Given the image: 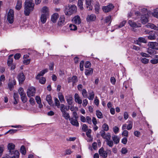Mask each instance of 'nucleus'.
Returning a JSON list of instances; mask_svg holds the SVG:
<instances>
[{"mask_svg":"<svg viewBox=\"0 0 158 158\" xmlns=\"http://www.w3.org/2000/svg\"><path fill=\"white\" fill-rule=\"evenodd\" d=\"M110 81L113 85H114L116 82V79L114 77H112L110 78Z\"/></svg>","mask_w":158,"mask_h":158,"instance_id":"obj_62","label":"nucleus"},{"mask_svg":"<svg viewBox=\"0 0 158 158\" xmlns=\"http://www.w3.org/2000/svg\"><path fill=\"white\" fill-rule=\"evenodd\" d=\"M14 156H15V158H19V153L18 151H15L14 152Z\"/></svg>","mask_w":158,"mask_h":158,"instance_id":"obj_64","label":"nucleus"},{"mask_svg":"<svg viewBox=\"0 0 158 158\" xmlns=\"http://www.w3.org/2000/svg\"><path fill=\"white\" fill-rule=\"evenodd\" d=\"M31 60L30 59H24L23 61V63L24 64H28L30 62Z\"/></svg>","mask_w":158,"mask_h":158,"instance_id":"obj_60","label":"nucleus"},{"mask_svg":"<svg viewBox=\"0 0 158 158\" xmlns=\"http://www.w3.org/2000/svg\"><path fill=\"white\" fill-rule=\"evenodd\" d=\"M58 98L61 102H63L64 101V96L61 93L58 94Z\"/></svg>","mask_w":158,"mask_h":158,"instance_id":"obj_34","label":"nucleus"},{"mask_svg":"<svg viewBox=\"0 0 158 158\" xmlns=\"http://www.w3.org/2000/svg\"><path fill=\"white\" fill-rule=\"evenodd\" d=\"M141 20L143 24H145L148 22V18L146 16H143L141 17Z\"/></svg>","mask_w":158,"mask_h":158,"instance_id":"obj_31","label":"nucleus"},{"mask_svg":"<svg viewBox=\"0 0 158 158\" xmlns=\"http://www.w3.org/2000/svg\"><path fill=\"white\" fill-rule=\"evenodd\" d=\"M74 98L75 102L79 104H81L82 102V101L81 99L80 98L78 94H75L74 95Z\"/></svg>","mask_w":158,"mask_h":158,"instance_id":"obj_20","label":"nucleus"},{"mask_svg":"<svg viewBox=\"0 0 158 158\" xmlns=\"http://www.w3.org/2000/svg\"><path fill=\"white\" fill-rule=\"evenodd\" d=\"M46 81V79L44 77H42L39 80V82L41 84H44Z\"/></svg>","mask_w":158,"mask_h":158,"instance_id":"obj_49","label":"nucleus"},{"mask_svg":"<svg viewBox=\"0 0 158 158\" xmlns=\"http://www.w3.org/2000/svg\"><path fill=\"white\" fill-rule=\"evenodd\" d=\"M93 73V69L92 68H89L85 70V73L86 76H90Z\"/></svg>","mask_w":158,"mask_h":158,"instance_id":"obj_27","label":"nucleus"},{"mask_svg":"<svg viewBox=\"0 0 158 158\" xmlns=\"http://www.w3.org/2000/svg\"><path fill=\"white\" fill-rule=\"evenodd\" d=\"M153 15L154 17L158 19V8L155 10Z\"/></svg>","mask_w":158,"mask_h":158,"instance_id":"obj_48","label":"nucleus"},{"mask_svg":"<svg viewBox=\"0 0 158 158\" xmlns=\"http://www.w3.org/2000/svg\"><path fill=\"white\" fill-rule=\"evenodd\" d=\"M82 94L84 98H86L87 97V92L85 89H83L82 90Z\"/></svg>","mask_w":158,"mask_h":158,"instance_id":"obj_44","label":"nucleus"},{"mask_svg":"<svg viewBox=\"0 0 158 158\" xmlns=\"http://www.w3.org/2000/svg\"><path fill=\"white\" fill-rule=\"evenodd\" d=\"M96 114L98 118H103L102 114V112L99 110L96 111Z\"/></svg>","mask_w":158,"mask_h":158,"instance_id":"obj_35","label":"nucleus"},{"mask_svg":"<svg viewBox=\"0 0 158 158\" xmlns=\"http://www.w3.org/2000/svg\"><path fill=\"white\" fill-rule=\"evenodd\" d=\"M7 20L10 23H12L14 22V11L12 9H10L7 13Z\"/></svg>","mask_w":158,"mask_h":158,"instance_id":"obj_4","label":"nucleus"},{"mask_svg":"<svg viewBox=\"0 0 158 158\" xmlns=\"http://www.w3.org/2000/svg\"><path fill=\"white\" fill-rule=\"evenodd\" d=\"M94 94L93 92L89 93V96L87 98L91 100H92L94 98Z\"/></svg>","mask_w":158,"mask_h":158,"instance_id":"obj_38","label":"nucleus"},{"mask_svg":"<svg viewBox=\"0 0 158 158\" xmlns=\"http://www.w3.org/2000/svg\"><path fill=\"white\" fill-rule=\"evenodd\" d=\"M14 101H12V103L14 105H15L18 103V101L19 98V96L18 94L14 93L13 94Z\"/></svg>","mask_w":158,"mask_h":158,"instance_id":"obj_12","label":"nucleus"},{"mask_svg":"<svg viewBox=\"0 0 158 158\" xmlns=\"http://www.w3.org/2000/svg\"><path fill=\"white\" fill-rule=\"evenodd\" d=\"M18 92L20 95L22 101L23 103L27 102V98L23 89L22 88L20 87L18 89Z\"/></svg>","mask_w":158,"mask_h":158,"instance_id":"obj_3","label":"nucleus"},{"mask_svg":"<svg viewBox=\"0 0 158 158\" xmlns=\"http://www.w3.org/2000/svg\"><path fill=\"white\" fill-rule=\"evenodd\" d=\"M77 10V7L75 5H69L65 8L64 12L66 15L69 16L76 13Z\"/></svg>","mask_w":158,"mask_h":158,"instance_id":"obj_2","label":"nucleus"},{"mask_svg":"<svg viewBox=\"0 0 158 158\" xmlns=\"http://www.w3.org/2000/svg\"><path fill=\"white\" fill-rule=\"evenodd\" d=\"M84 63V61L83 60L81 61L80 63V68L81 70L83 71V64Z\"/></svg>","mask_w":158,"mask_h":158,"instance_id":"obj_55","label":"nucleus"},{"mask_svg":"<svg viewBox=\"0 0 158 158\" xmlns=\"http://www.w3.org/2000/svg\"><path fill=\"white\" fill-rule=\"evenodd\" d=\"M98 152L100 156L103 158H106L107 156V152L104 150L103 147H102L99 149Z\"/></svg>","mask_w":158,"mask_h":158,"instance_id":"obj_9","label":"nucleus"},{"mask_svg":"<svg viewBox=\"0 0 158 158\" xmlns=\"http://www.w3.org/2000/svg\"><path fill=\"white\" fill-rule=\"evenodd\" d=\"M72 21L74 24H79L81 23V21L80 17L78 15H76L73 18Z\"/></svg>","mask_w":158,"mask_h":158,"instance_id":"obj_8","label":"nucleus"},{"mask_svg":"<svg viewBox=\"0 0 158 158\" xmlns=\"http://www.w3.org/2000/svg\"><path fill=\"white\" fill-rule=\"evenodd\" d=\"M106 142L107 144L110 147H112L113 146V142L110 139L106 140Z\"/></svg>","mask_w":158,"mask_h":158,"instance_id":"obj_40","label":"nucleus"},{"mask_svg":"<svg viewBox=\"0 0 158 158\" xmlns=\"http://www.w3.org/2000/svg\"><path fill=\"white\" fill-rule=\"evenodd\" d=\"M102 128L104 131H107L109 130V127L108 125L106 123L102 125Z\"/></svg>","mask_w":158,"mask_h":158,"instance_id":"obj_45","label":"nucleus"},{"mask_svg":"<svg viewBox=\"0 0 158 158\" xmlns=\"http://www.w3.org/2000/svg\"><path fill=\"white\" fill-rule=\"evenodd\" d=\"M148 52L151 55L153 54L154 53V51L153 49L151 48H149L147 50Z\"/></svg>","mask_w":158,"mask_h":158,"instance_id":"obj_51","label":"nucleus"},{"mask_svg":"<svg viewBox=\"0 0 158 158\" xmlns=\"http://www.w3.org/2000/svg\"><path fill=\"white\" fill-rule=\"evenodd\" d=\"M46 99L49 105H51L52 104V102L51 97L50 95H48L47 96Z\"/></svg>","mask_w":158,"mask_h":158,"instance_id":"obj_28","label":"nucleus"},{"mask_svg":"<svg viewBox=\"0 0 158 158\" xmlns=\"http://www.w3.org/2000/svg\"><path fill=\"white\" fill-rule=\"evenodd\" d=\"M62 112V116L65 119L67 120L70 118L69 114L67 113L65 110Z\"/></svg>","mask_w":158,"mask_h":158,"instance_id":"obj_29","label":"nucleus"},{"mask_svg":"<svg viewBox=\"0 0 158 158\" xmlns=\"http://www.w3.org/2000/svg\"><path fill=\"white\" fill-rule=\"evenodd\" d=\"M112 138L114 143L117 144L119 143L120 138L118 136L114 135L112 136Z\"/></svg>","mask_w":158,"mask_h":158,"instance_id":"obj_23","label":"nucleus"},{"mask_svg":"<svg viewBox=\"0 0 158 158\" xmlns=\"http://www.w3.org/2000/svg\"><path fill=\"white\" fill-rule=\"evenodd\" d=\"M96 19V15L94 14L88 15L86 18V20L88 22H91L95 21Z\"/></svg>","mask_w":158,"mask_h":158,"instance_id":"obj_11","label":"nucleus"},{"mask_svg":"<svg viewBox=\"0 0 158 158\" xmlns=\"http://www.w3.org/2000/svg\"><path fill=\"white\" fill-rule=\"evenodd\" d=\"M77 78L76 76H73L72 78V81L73 84L76 83L77 81Z\"/></svg>","mask_w":158,"mask_h":158,"instance_id":"obj_47","label":"nucleus"},{"mask_svg":"<svg viewBox=\"0 0 158 158\" xmlns=\"http://www.w3.org/2000/svg\"><path fill=\"white\" fill-rule=\"evenodd\" d=\"M44 74V72L42 70L39 73H38L37 76L36 77V79H39V77L41 76H43Z\"/></svg>","mask_w":158,"mask_h":158,"instance_id":"obj_59","label":"nucleus"},{"mask_svg":"<svg viewBox=\"0 0 158 158\" xmlns=\"http://www.w3.org/2000/svg\"><path fill=\"white\" fill-rule=\"evenodd\" d=\"M35 99L38 104H40L41 103V100L39 96H36L35 97Z\"/></svg>","mask_w":158,"mask_h":158,"instance_id":"obj_50","label":"nucleus"},{"mask_svg":"<svg viewBox=\"0 0 158 158\" xmlns=\"http://www.w3.org/2000/svg\"><path fill=\"white\" fill-rule=\"evenodd\" d=\"M113 8V5L111 4H110L107 6H104L102 9L104 12H108L112 10Z\"/></svg>","mask_w":158,"mask_h":158,"instance_id":"obj_10","label":"nucleus"},{"mask_svg":"<svg viewBox=\"0 0 158 158\" xmlns=\"http://www.w3.org/2000/svg\"><path fill=\"white\" fill-rule=\"evenodd\" d=\"M150 62L152 64H155L158 63V59H154L150 60Z\"/></svg>","mask_w":158,"mask_h":158,"instance_id":"obj_46","label":"nucleus"},{"mask_svg":"<svg viewBox=\"0 0 158 158\" xmlns=\"http://www.w3.org/2000/svg\"><path fill=\"white\" fill-rule=\"evenodd\" d=\"M88 103V101L86 99H85L83 100V104L82 106L84 107H85L87 105Z\"/></svg>","mask_w":158,"mask_h":158,"instance_id":"obj_58","label":"nucleus"},{"mask_svg":"<svg viewBox=\"0 0 158 158\" xmlns=\"http://www.w3.org/2000/svg\"><path fill=\"white\" fill-rule=\"evenodd\" d=\"M137 44L139 45V42H142L145 43L147 42L145 39L143 37L139 38L138 40H137Z\"/></svg>","mask_w":158,"mask_h":158,"instance_id":"obj_32","label":"nucleus"},{"mask_svg":"<svg viewBox=\"0 0 158 158\" xmlns=\"http://www.w3.org/2000/svg\"><path fill=\"white\" fill-rule=\"evenodd\" d=\"M146 26L148 28H150L156 30H158V24H157V27H156L153 24L149 23Z\"/></svg>","mask_w":158,"mask_h":158,"instance_id":"obj_25","label":"nucleus"},{"mask_svg":"<svg viewBox=\"0 0 158 158\" xmlns=\"http://www.w3.org/2000/svg\"><path fill=\"white\" fill-rule=\"evenodd\" d=\"M129 124L127 126V129L128 130H131L132 127L133 126V122L131 121H129Z\"/></svg>","mask_w":158,"mask_h":158,"instance_id":"obj_41","label":"nucleus"},{"mask_svg":"<svg viewBox=\"0 0 158 158\" xmlns=\"http://www.w3.org/2000/svg\"><path fill=\"white\" fill-rule=\"evenodd\" d=\"M84 0H78V6L79 8L81 10L83 9V1Z\"/></svg>","mask_w":158,"mask_h":158,"instance_id":"obj_30","label":"nucleus"},{"mask_svg":"<svg viewBox=\"0 0 158 158\" xmlns=\"http://www.w3.org/2000/svg\"><path fill=\"white\" fill-rule=\"evenodd\" d=\"M7 148L10 153H11V150H14L15 148V145L12 143H9L8 145Z\"/></svg>","mask_w":158,"mask_h":158,"instance_id":"obj_26","label":"nucleus"},{"mask_svg":"<svg viewBox=\"0 0 158 158\" xmlns=\"http://www.w3.org/2000/svg\"><path fill=\"white\" fill-rule=\"evenodd\" d=\"M69 27L71 30L75 31L77 29V27L74 24H71L69 26Z\"/></svg>","mask_w":158,"mask_h":158,"instance_id":"obj_37","label":"nucleus"},{"mask_svg":"<svg viewBox=\"0 0 158 158\" xmlns=\"http://www.w3.org/2000/svg\"><path fill=\"white\" fill-rule=\"evenodd\" d=\"M77 119L74 118H69V120L70 121V123L73 125L77 127L79 126V124Z\"/></svg>","mask_w":158,"mask_h":158,"instance_id":"obj_15","label":"nucleus"},{"mask_svg":"<svg viewBox=\"0 0 158 158\" xmlns=\"http://www.w3.org/2000/svg\"><path fill=\"white\" fill-rule=\"evenodd\" d=\"M16 84V81L14 78H10L9 79V83H8V87L10 90L12 91L13 90L14 86Z\"/></svg>","mask_w":158,"mask_h":158,"instance_id":"obj_6","label":"nucleus"},{"mask_svg":"<svg viewBox=\"0 0 158 158\" xmlns=\"http://www.w3.org/2000/svg\"><path fill=\"white\" fill-rule=\"evenodd\" d=\"M128 23L132 27H141V24H137L135 22L131 20H129Z\"/></svg>","mask_w":158,"mask_h":158,"instance_id":"obj_19","label":"nucleus"},{"mask_svg":"<svg viewBox=\"0 0 158 158\" xmlns=\"http://www.w3.org/2000/svg\"><path fill=\"white\" fill-rule=\"evenodd\" d=\"M34 4L33 0H27L25 2L24 13L26 16L29 15L34 9Z\"/></svg>","mask_w":158,"mask_h":158,"instance_id":"obj_1","label":"nucleus"},{"mask_svg":"<svg viewBox=\"0 0 158 158\" xmlns=\"http://www.w3.org/2000/svg\"><path fill=\"white\" fill-rule=\"evenodd\" d=\"M91 64L88 61H87L85 63V67L86 68H88L91 66Z\"/></svg>","mask_w":158,"mask_h":158,"instance_id":"obj_63","label":"nucleus"},{"mask_svg":"<svg viewBox=\"0 0 158 158\" xmlns=\"http://www.w3.org/2000/svg\"><path fill=\"white\" fill-rule=\"evenodd\" d=\"M101 135L102 137L104 139H106V140L110 139L111 135L110 133H108L106 134L105 132L102 131L100 132Z\"/></svg>","mask_w":158,"mask_h":158,"instance_id":"obj_7","label":"nucleus"},{"mask_svg":"<svg viewBox=\"0 0 158 158\" xmlns=\"http://www.w3.org/2000/svg\"><path fill=\"white\" fill-rule=\"evenodd\" d=\"M134 135L137 137H139L141 135L140 132L138 131H135L134 132Z\"/></svg>","mask_w":158,"mask_h":158,"instance_id":"obj_61","label":"nucleus"},{"mask_svg":"<svg viewBox=\"0 0 158 158\" xmlns=\"http://www.w3.org/2000/svg\"><path fill=\"white\" fill-rule=\"evenodd\" d=\"M36 90L35 87L32 86L28 88L27 89V93L28 97L33 96L35 95V93Z\"/></svg>","mask_w":158,"mask_h":158,"instance_id":"obj_5","label":"nucleus"},{"mask_svg":"<svg viewBox=\"0 0 158 158\" xmlns=\"http://www.w3.org/2000/svg\"><path fill=\"white\" fill-rule=\"evenodd\" d=\"M65 18L64 15L61 16L59 19L57 24L59 26H62L64 24Z\"/></svg>","mask_w":158,"mask_h":158,"instance_id":"obj_14","label":"nucleus"},{"mask_svg":"<svg viewBox=\"0 0 158 158\" xmlns=\"http://www.w3.org/2000/svg\"><path fill=\"white\" fill-rule=\"evenodd\" d=\"M149 45L152 48L158 50V43L156 42H150Z\"/></svg>","mask_w":158,"mask_h":158,"instance_id":"obj_18","label":"nucleus"},{"mask_svg":"<svg viewBox=\"0 0 158 158\" xmlns=\"http://www.w3.org/2000/svg\"><path fill=\"white\" fill-rule=\"evenodd\" d=\"M13 60L12 58H9L7 61V64L8 66H10L12 64Z\"/></svg>","mask_w":158,"mask_h":158,"instance_id":"obj_53","label":"nucleus"},{"mask_svg":"<svg viewBox=\"0 0 158 158\" xmlns=\"http://www.w3.org/2000/svg\"><path fill=\"white\" fill-rule=\"evenodd\" d=\"M122 135L123 136L127 137L128 135V132L127 130H124L122 133Z\"/></svg>","mask_w":158,"mask_h":158,"instance_id":"obj_52","label":"nucleus"},{"mask_svg":"<svg viewBox=\"0 0 158 158\" xmlns=\"http://www.w3.org/2000/svg\"><path fill=\"white\" fill-rule=\"evenodd\" d=\"M59 17V15L57 13H55L51 16V21L53 23H55L56 22Z\"/></svg>","mask_w":158,"mask_h":158,"instance_id":"obj_16","label":"nucleus"},{"mask_svg":"<svg viewBox=\"0 0 158 158\" xmlns=\"http://www.w3.org/2000/svg\"><path fill=\"white\" fill-rule=\"evenodd\" d=\"M18 78L19 83L22 84L25 79V77L23 73H19L18 75Z\"/></svg>","mask_w":158,"mask_h":158,"instance_id":"obj_13","label":"nucleus"},{"mask_svg":"<svg viewBox=\"0 0 158 158\" xmlns=\"http://www.w3.org/2000/svg\"><path fill=\"white\" fill-rule=\"evenodd\" d=\"M149 60L148 59L145 58H142L141 59V62L144 64L148 63L149 62Z\"/></svg>","mask_w":158,"mask_h":158,"instance_id":"obj_42","label":"nucleus"},{"mask_svg":"<svg viewBox=\"0 0 158 158\" xmlns=\"http://www.w3.org/2000/svg\"><path fill=\"white\" fill-rule=\"evenodd\" d=\"M86 122L89 124H92V121L91 118L89 116H87L86 117Z\"/></svg>","mask_w":158,"mask_h":158,"instance_id":"obj_57","label":"nucleus"},{"mask_svg":"<svg viewBox=\"0 0 158 158\" xmlns=\"http://www.w3.org/2000/svg\"><path fill=\"white\" fill-rule=\"evenodd\" d=\"M54 102L55 105L57 107L59 108L60 106V102L58 99L56 98H54Z\"/></svg>","mask_w":158,"mask_h":158,"instance_id":"obj_43","label":"nucleus"},{"mask_svg":"<svg viewBox=\"0 0 158 158\" xmlns=\"http://www.w3.org/2000/svg\"><path fill=\"white\" fill-rule=\"evenodd\" d=\"M92 0H85L86 7L88 10H91L93 9V7L91 4V2Z\"/></svg>","mask_w":158,"mask_h":158,"instance_id":"obj_17","label":"nucleus"},{"mask_svg":"<svg viewBox=\"0 0 158 158\" xmlns=\"http://www.w3.org/2000/svg\"><path fill=\"white\" fill-rule=\"evenodd\" d=\"M67 102L68 103L69 105H71L72 104L73 98L71 95H68L65 97Z\"/></svg>","mask_w":158,"mask_h":158,"instance_id":"obj_21","label":"nucleus"},{"mask_svg":"<svg viewBox=\"0 0 158 158\" xmlns=\"http://www.w3.org/2000/svg\"><path fill=\"white\" fill-rule=\"evenodd\" d=\"M20 152L23 155H25L26 154V151L25 148L23 145L21 146L20 149Z\"/></svg>","mask_w":158,"mask_h":158,"instance_id":"obj_36","label":"nucleus"},{"mask_svg":"<svg viewBox=\"0 0 158 158\" xmlns=\"http://www.w3.org/2000/svg\"><path fill=\"white\" fill-rule=\"evenodd\" d=\"M22 6V2L21 0H18L15 6V8L17 10H19L20 9Z\"/></svg>","mask_w":158,"mask_h":158,"instance_id":"obj_24","label":"nucleus"},{"mask_svg":"<svg viewBox=\"0 0 158 158\" xmlns=\"http://www.w3.org/2000/svg\"><path fill=\"white\" fill-rule=\"evenodd\" d=\"M47 15L46 14H42L40 16L41 22L43 23H45L47 20Z\"/></svg>","mask_w":158,"mask_h":158,"instance_id":"obj_22","label":"nucleus"},{"mask_svg":"<svg viewBox=\"0 0 158 158\" xmlns=\"http://www.w3.org/2000/svg\"><path fill=\"white\" fill-rule=\"evenodd\" d=\"M91 130L89 129L88 130L87 132L86 133V135L89 138H91Z\"/></svg>","mask_w":158,"mask_h":158,"instance_id":"obj_54","label":"nucleus"},{"mask_svg":"<svg viewBox=\"0 0 158 158\" xmlns=\"http://www.w3.org/2000/svg\"><path fill=\"white\" fill-rule=\"evenodd\" d=\"M147 37L149 40H155L156 38L155 33L153 32L152 34H150L148 36H147Z\"/></svg>","mask_w":158,"mask_h":158,"instance_id":"obj_33","label":"nucleus"},{"mask_svg":"<svg viewBox=\"0 0 158 158\" xmlns=\"http://www.w3.org/2000/svg\"><path fill=\"white\" fill-rule=\"evenodd\" d=\"M119 129L117 126H115L113 128V131L115 134H117L119 131Z\"/></svg>","mask_w":158,"mask_h":158,"instance_id":"obj_56","label":"nucleus"},{"mask_svg":"<svg viewBox=\"0 0 158 158\" xmlns=\"http://www.w3.org/2000/svg\"><path fill=\"white\" fill-rule=\"evenodd\" d=\"M48 11V8L47 7L44 6L43 7L42 10V12L44 13L43 14H46L47 15Z\"/></svg>","mask_w":158,"mask_h":158,"instance_id":"obj_39","label":"nucleus"}]
</instances>
